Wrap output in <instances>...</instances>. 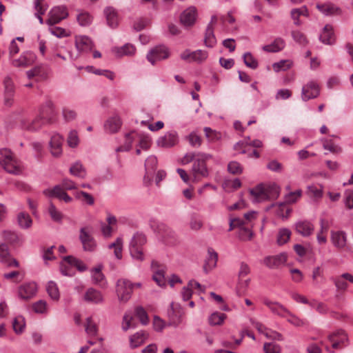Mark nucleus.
Segmentation results:
<instances>
[{"mask_svg":"<svg viewBox=\"0 0 353 353\" xmlns=\"http://www.w3.org/2000/svg\"><path fill=\"white\" fill-rule=\"evenodd\" d=\"M54 115V105L51 100H47L41 105L37 116L33 120L28 121L23 119L20 121V125L26 130L37 131L43 125L52 123Z\"/></svg>","mask_w":353,"mask_h":353,"instance_id":"obj_1","label":"nucleus"},{"mask_svg":"<svg viewBox=\"0 0 353 353\" xmlns=\"http://www.w3.org/2000/svg\"><path fill=\"white\" fill-rule=\"evenodd\" d=\"M250 199L253 203H261L268 199L276 198L279 194L276 185H258L250 190Z\"/></svg>","mask_w":353,"mask_h":353,"instance_id":"obj_2","label":"nucleus"},{"mask_svg":"<svg viewBox=\"0 0 353 353\" xmlns=\"http://www.w3.org/2000/svg\"><path fill=\"white\" fill-rule=\"evenodd\" d=\"M0 165L10 174L18 175L22 173L20 163L8 149H0Z\"/></svg>","mask_w":353,"mask_h":353,"instance_id":"obj_3","label":"nucleus"},{"mask_svg":"<svg viewBox=\"0 0 353 353\" xmlns=\"http://www.w3.org/2000/svg\"><path fill=\"white\" fill-rule=\"evenodd\" d=\"M212 158L209 154L199 152L192 167L191 174L194 182H198L202 178L208 177L209 174L205 162Z\"/></svg>","mask_w":353,"mask_h":353,"instance_id":"obj_4","label":"nucleus"},{"mask_svg":"<svg viewBox=\"0 0 353 353\" xmlns=\"http://www.w3.org/2000/svg\"><path fill=\"white\" fill-rule=\"evenodd\" d=\"M146 236L144 234L137 232L130 241V253L131 256L137 261H143L144 254L143 246L146 243Z\"/></svg>","mask_w":353,"mask_h":353,"instance_id":"obj_5","label":"nucleus"},{"mask_svg":"<svg viewBox=\"0 0 353 353\" xmlns=\"http://www.w3.org/2000/svg\"><path fill=\"white\" fill-rule=\"evenodd\" d=\"M134 285L127 279H119L117 282L116 292L119 301L121 303H125L131 298Z\"/></svg>","mask_w":353,"mask_h":353,"instance_id":"obj_6","label":"nucleus"},{"mask_svg":"<svg viewBox=\"0 0 353 353\" xmlns=\"http://www.w3.org/2000/svg\"><path fill=\"white\" fill-rule=\"evenodd\" d=\"M168 316L169 319V325L177 327L183 321V309L179 304L172 303L168 310Z\"/></svg>","mask_w":353,"mask_h":353,"instance_id":"obj_7","label":"nucleus"},{"mask_svg":"<svg viewBox=\"0 0 353 353\" xmlns=\"http://www.w3.org/2000/svg\"><path fill=\"white\" fill-rule=\"evenodd\" d=\"M79 239L85 251L92 252L97 247V243L92 236V228L86 226L80 229Z\"/></svg>","mask_w":353,"mask_h":353,"instance_id":"obj_8","label":"nucleus"},{"mask_svg":"<svg viewBox=\"0 0 353 353\" xmlns=\"http://www.w3.org/2000/svg\"><path fill=\"white\" fill-rule=\"evenodd\" d=\"M170 54L169 48L165 46L161 45L149 51L147 54V59L152 65H154L157 61L168 59Z\"/></svg>","mask_w":353,"mask_h":353,"instance_id":"obj_9","label":"nucleus"},{"mask_svg":"<svg viewBox=\"0 0 353 353\" xmlns=\"http://www.w3.org/2000/svg\"><path fill=\"white\" fill-rule=\"evenodd\" d=\"M68 16V8L65 6H58L52 8L48 14V19L46 21L49 26L59 23L61 21L66 19Z\"/></svg>","mask_w":353,"mask_h":353,"instance_id":"obj_10","label":"nucleus"},{"mask_svg":"<svg viewBox=\"0 0 353 353\" xmlns=\"http://www.w3.org/2000/svg\"><path fill=\"white\" fill-rule=\"evenodd\" d=\"M218 21V16L216 14L212 15L210 21L207 26L204 37V43L208 48H214L216 44L217 41L214 33V28Z\"/></svg>","mask_w":353,"mask_h":353,"instance_id":"obj_11","label":"nucleus"},{"mask_svg":"<svg viewBox=\"0 0 353 353\" xmlns=\"http://www.w3.org/2000/svg\"><path fill=\"white\" fill-rule=\"evenodd\" d=\"M320 94L319 83L315 81H310L303 86L301 90V98L307 101L310 99L316 98Z\"/></svg>","mask_w":353,"mask_h":353,"instance_id":"obj_12","label":"nucleus"},{"mask_svg":"<svg viewBox=\"0 0 353 353\" xmlns=\"http://www.w3.org/2000/svg\"><path fill=\"white\" fill-rule=\"evenodd\" d=\"M36 60L37 56L33 52L26 51L19 58L12 59L11 63L14 67L26 68L32 65Z\"/></svg>","mask_w":353,"mask_h":353,"instance_id":"obj_13","label":"nucleus"},{"mask_svg":"<svg viewBox=\"0 0 353 353\" xmlns=\"http://www.w3.org/2000/svg\"><path fill=\"white\" fill-rule=\"evenodd\" d=\"M288 260V254L286 252H281L274 256H268L263 260V263L269 268H278L284 265Z\"/></svg>","mask_w":353,"mask_h":353,"instance_id":"obj_14","label":"nucleus"},{"mask_svg":"<svg viewBox=\"0 0 353 353\" xmlns=\"http://www.w3.org/2000/svg\"><path fill=\"white\" fill-rule=\"evenodd\" d=\"M37 292V285L34 282L26 283L18 289V296L21 299L28 300L34 297Z\"/></svg>","mask_w":353,"mask_h":353,"instance_id":"obj_15","label":"nucleus"},{"mask_svg":"<svg viewBox=\"0 0 353 353\" xmlns=\"http://www.w3.org/2000/svg\"><path fill=\"white\" fill-rule=\"evenodd\" d=\"M75 39V47L80 53H88L90 52L94 46L91 39L85 35H77Z\"/></svg>","mask_w":353,"mask_h":353,"instance_id":"obj_16","label":"nucleus"},{"mask_svg":"<svg viewBox=\"0 0 353 353\" xmlns=\"http://www.w3.org/2000/svg\"><path fill=\"white\" fill-rule=\"evenodd\" d=\"M179 141L178 134L175 131L166 132L163 136L160 137L157 144L161 148H171L174 146Z\"/></svg>","mask_w":353,"mask_h":353,"instance_id":"obj_17","label":"nucleus"},{"mask_svg":"<svg viewBox=\"0 0 353 353\" xmlns=\"http://www.w3.org/2000/svg\"><path fill=\"white\" fill-rule=\"evenodd\" d=\"M43 194L48 197H56L65 203L72 201V198L70 196L60 185H56L53 188H48L43 190Z\"/></svg>","mask_w":353,"mask_h":353,"instance_id":"obj_18","label":"nucleus"},{"mask_svg":"<svg viewBox=\"0 0 353 353\" xmlns=\"http://www.w3.org/2000/svg\"><path fill=\"white\" fill-rule=\"evenodd\" d=\"M0 263L12 267H19V262L11 257L8 245L6 243H0Z\"/></svg>","mask_w":353,"mask_h":353,"instance_id":"obj_19","label":"nucleus"},{"mask_svg":"<svg viewBox=\"0 0 353 353\" xmlns=\"http://www.w3.org/2000/svg\"><path fill=\"white\" fill-rule=\"evenodd\" d=\"M157 159L154 156H150L145 161V174L143 178L144 183L146 185L150 184L152 176L154 170L157 168Z\"/></svg>","mask_w":353,"mask_h":353,"instance_id":"obj_20","label":"nucleus"},{"mask_svg":"<svg viewBox=\"0 0 353 353\" xmlns=\"http://www.w3.org/2000/svg\"><path fill=\"white\" fill-rule=\"evenodd\" d=\"M103 14L108 26L111 28H116L119 26V17L118 11L112 6H108L103 10Z\"/></svg>","mask_w":353,"mask_h":353,"instance_id":"obj_21","label":"nucleus"},{"mask_svg":"<svg viewBox=\"0 0 353 353\" xmlns=\"http://www.w3.org/2000/svg\"><path fill=\"white\" fill-rule=\"evenodd\" d=\"M83 300L87 303L97 305L103 303L104 298L100 291L93 288H90L83 294Z\"/></svg>","mask_w":353,"mask_h":353,"instance_id":"obj_22","label":"nucleus"},{"mask_svg":"<svg viewBox=\"0 0 353 353\" xmlns=\"http://www.w3.org/2000/svg\"><path fill=\"white\" fill-rule=\"evenodd\" d=\"M139 132L138 131L133 130L125 134L124 143L116 148V152L129 151L132 148V144L137 142Z\"/></svg>","mask_w":353,"mask_h":353,"instance_id":"obj_23","label":"nucleus"},{"mask_svg":"<svg viewBox=\"0 0 353 353\" xmlns=\"http://www.w3.org/2000/svg\"><path fill=\"white\" fill-rule=\"evenodd\" d=\"M319 225L320 228L316 233V241L319 245H324L327 241V236L330 228V222L325 219L321 218Z\"/></svg>","mask_w":353,"mask_h":353,"instance_id":"obj_24","label":"nucleus"},{"mask_svg":"<svg viewBox=\"0 0 353 353\" xmlns=\"http://www.w3.org/2000/svg\"><path fill=\"white\" fill-rule=\"evenodd\" d=\"M63 137L59 134H54L51 137L50 141V149L52 155L54 157H59L63 152Z\"/></svg>","mask_w":353,"mask_h":353,"instance_id":"obj_25","label":"nucleus"},{"mask_svg":"<svg viewBox=\"0 0 353 353\" xmlns=\"http://www.w3.org/2000/svg\"><path fill=\"white\" fill-rule=\"evenodd\" d=\"M121 120L119 115L114 114L109 117L104 123V130L109 134L117 132L121 127Z\"/></svg>","mask_w":353,"mask_h":353,"instance_id":"obj_26","label":"nucleus"},{"mask_svg":"<svg viewBox=\"0 0 353 353\" xmlns=\"http://www.w3.org/2000/svg\"><path fill=\"white\" fill-rule=\"evenodd\" d=\"M296 232L303 237L310 236L314 232V225L309 221H299L294 225Z\"/></svg>","mask_w":353,"mask_h":353,"instance_id":"obj_27","label":"nucleus"},{"mask_svg":"<svg viewBox=\"0 0 353 353\" xmlns=\"http://www.w3.org/2000/svg\"><path fill=\"white\" fill-rule=\"evenodd\" d=\"M152 268L153 270L152 279L161 288L166 286L167 281L165 277V270L163 268H159L157 262H152Z\"/></svg>","mask_w":353,"mask_h":353,"instance_id":"obj_28","label":"nucleus"},{"mask_svg":"<svg viewBox=\"0 0 353 353\" xmlns=\"http://www.w3.org/2000/svg\"><path fill=\"white\" fill-rule=\"evenodd\" d=\"M250 322L259 333L263 334L268 339L279 341L282 340V336L279 332L268 329L260 322L254 321L252 319H250Z\"/></svg>","mask_w":353,"mask_h":353,"instance_id":"obj_29","label":"nucleus"},{"mask_svg":"<svg viewBox=\"0 0 353 353\" xmlns=\"http://www.w3.org/2000/svg\"><path fill=\"white\" fill-rule=\"evenodd\" d=\"M250 322L259 333L263 334L268 339L279 341L282 340V336L279 332L268 329L260 322L254 321L252 319H250Z\"/></svg>","mask_w":353,"mask_h":353,"instance_id":"obj_30","label":"nucleus"},{"mask_svg":"<svg viewBox=\"0 0 353 353\" xmlns=\"http://www.w3.org/2000/svg\"><path fill=\"white\" fill-rule=\"evenodd\" d=\"M196 19V9L193 7H189L185 10H184L180 17L181 22L185 26H192Z\"/></svg>","mask_w":353,"mask_h":353,"instance_id":"obj_31","label":"nucleus"},{"mask_svg":"<svg viewBox=\"0 0 353 353\" xmlns=\"http://www.w3.org/2000/svg\"><path fill=\"white\" fill-rule=\"evenodd\" d=\"M333 281L338 290L345 291L348 288L347 282L353 283V275L350 273H343L333 279Z\"/></svg>","mask_w":353,"mask_h":353,"instance_id":"obj_32","label":"nucleus"},{"mask_svg":"<svg viewBox=\"0 0 353 353\" xmlns=\"http://www.w3.org/2000/svg\"><path fill=\"white\" fill-rule=\"evenodd\" d=\"M331 241L339 249L344 248L347 243V234L343 231H331Z\"/></svg>","mask_w":353,"mask_h":353,"instance_id":"obj_33","label":"nucleus"},{"mask_svg":"<svg viewBox=\"0 0 353 353\" xmlns=\"http://www.w3.org/2000/svg\"><path fill=\"white\" fill-rule=\"evenodd\" d=\"M285 47V40L281 37H276L271 43L263 46L262 50L266 52L275 53L283 50Z\"/></svg>","mask_w":353,"mask_h":353,"instance_id":"obj_34","label":"nucleus"},{"mask_svg":"<svg viewBox=\"0 0 353 353\" xmlns=\"http://www.w3.org/2000/svg\"><path fill=\"white\" fill-rule=\"evenodd\" d=\"M316 7L325 16L339 15L341 12V9L332 3H318Z\"/></svg>","mask_w":353,"mask_h":353,"instance_id":"obj_35","label":"nucleus"},{"mask_svg":"<svg viewBox=\"0 0 353 353\" xmlns=\"http://www.w3.org/2000/svg\"><path fill=\"white\" fill-rule=\"evenodd\" d=\"M16 220L18 226L23 230H28L32 225V219L30 214L26 212H20L17 214Z\"/></svg>","mask_w":353,"mask_h":353,"instance_id":"obj_36","label":"nucleus"},{"mask_svg":"<svg viewBox=\"0 0 353 353\" xmlns=\"http://www.w3.org/2000/svg\"><path fill=\"white\" fill-rule=\"evenodd\" d=\"M77 21L81 27H87L92 24L93 16L88 11L83 10H77Z\"/></svg>","mask_w":353,"mask_h":353,"instance_id":"obj_37","label":"nucleus"},{"mask_svg":"<svg viewBox=\"0 0 353 353\" xmlns=\"http://www.w3.org/2000/svg\"><path fill=\"white\" fill-rule=\"evenodd\" d=\"M218 260L217 253L212 248L208 250V256L205 259L203 270L205 272H208L216 266Z\"/></svg>","mask_w":353,"mask_h":353,"instance_id":"obj_38","label":"nucleus"},{"mask_svg":"<svg viewBox=\"0 0 353 353\" xmlns=\"http://www.w3.org/2000/svg\"><path fill=\"white\" fill-rule=\"evenodd\" d=\"M329 340L332 343V347L337 348L347 342V336L344 331L338 330L329 336Z\"/></svg>","mask_w":353,"mask_h":353,"instance_id":"obj_39","label":"nucleus"},{"mask_svg":"<svg viewBox=\"0 0 353 353\" xmlns=\"http://www.w3.org/2000/svg\"><path fill=\"white\" fill-rule=\"evenodd\" d=\"M263 303L274 314L285 317L288 310L278 302H272L268 299H265Z\"/></svg>","mask_w":353,"mask_h":353,"instance_id":"obj_40","label":"nucleus"},{"mask_svg":"<svg viewBox=\"0 0 353 353\" xmlns=\"http://www.w3.org/2000/svg\"><path fill=\"white\" fill-rule=\"evenodd\" d=\"M291 18L296 26H301V21L299 19L300 17H309V12L305 6H301L298 8H294L290 12Z\"/></svg>","mask_w":353,"mask_h":353,"instance_id":"obj_41","label":"nucleus"},{"mask_svg":"<svg viewBox=\"0 0 353 353\" xmlns=\"http://www.w3.org/2000/svg\"><path fill=\"white\" fill-rule=\"evenodd\" d=\"M319 39L325 44L331 45L334 43L335 37L332 26L330 25H326L320 34Z\"/></svg>","mask_w":353,"mask_h":353,"instance_id":"obj_42","label":"nucleus"},{"mask_svg":"<svg viewBox=\"0 0 353 353\" xmlns=\"http://www.w3.org/2000/svg\"><path fill=\"white\" fill-rule=\"evenodd\" d=\"M112 52L117 57L132 56L135 54L136 48L133 45L130 43H126L121 47L114 48L112 49Z\"/></svg>","mask_w":353,"mask_h":353,"instance_id":"obj_43","label":"nucleus"},{"mask_svg":"<svg viewBox=\"0 0 353 353\" xmlns=\"http://www.w3.org/2000/svg\"><path fill=\"white\" fill-rule=\"evenodd\" d=\"M12 326L16 334H23L26 327L25 318L21 315L15 316L12 321Z\"/></svg>","mask_w":353,"mask_h":353,"instance_id":"obj_44","label":"nucleus"},{"mask_svg":"<svg viewBox=\"0 0 353 353\" xmlns=\"http://www.w3.org/2000/svg\"><path fill=\"white\" fill-rule=\"evenodd\" d=\"M291 235L292 232L290 229L286 228H279L276 236L277 245L281 246L287 243L290 241Z\"/></svg>","mask_w":353,"mask_h":353,"instance_id":"obj_45","label":"nucleus"},{"mask_svg":"<svg viewBox=\"0 0 353 353\" xmlns=\"http://www.w3.org/2000/svg\"><path fill=\"white\" fill-rule=\"evenodd\" d=\"M275 210L276 215L283 220L288 218L289 214L291 212V209L287 207L285 203H274L271 205Z\"/></svg>","mask_w":353,"mask_h":353,"instance_id":"obj_46","label":"nucleus"},{"mask_svg":"<svg viewBox=\"0 0 353 353\" xmlns=\"http://www.w3.org/2000/svg\"><path fill=\"white\" fill-rule=\"evenodd\" d=\"M148 334L143 331L137 332L132 335L130 338V344L132 348H136L143 344L146 339Z\"/></svg>","mask_w":353,"mask_h":353,"instance_id":"obj_47","label":"nucleus"},{"mask_svg":"<svg viewBox=\"0 0 353 353\" xmlns=\"http://www.w3.org/2000/svg\"><path fill=\"white\" fill-rule=\"evenodd\" d=\"M47 292L51 299L58 301L60 299V292L57 284L52 281H49L46 285Z\"/></svg>","mask_w":353,"mask_h":353,"instance_id":"obj_48","label":"nucleus"},{"mask_svg":"<svg viewBox=\"0 0 353 353\" xmlns=\"http://www.w3.org/2000/svg\"><path fill=\"white\" fill-rule=\"evenodd\" d=\"M293 65V61L290 59H283L272 64V68L275 72L286 71Z\"/></svg>","mask_w":353,"mask_h":353,"instance_id":"obj_49","label":"nucleus"},{"mask_svg":"<svg viewBox=\"0 0 353 353\" xmlns=\"http://www.w3.org/2000/svg\"><path fill=\"white\" fill-rule=\"evenodd\" d=\"M321 141L323 144V148L333 154H339L342 152L341 148L339 145L334 144L330 139L323 138L321 139Z\"/></svg>","mask_w":353,"mask_h":353,"instance_id":"obj_50","label":"nucleus"},{"mask_svg":"<svg viewBox=\"0 0 353 353\" xmlns=\"http://www.w3.org/2000/svg\"><path fill=\"white\" fill-rule=\"evenodd\" d=\"M70 173L79 178L83 179L86 176V171L83 165L77 161L72 164L70 168Z\"/></svg>","mask_w":353,"mask_h":353,"instance_id":"obj_51","label":"nucleus"},{"mask_svg":"<svg viewBox=\"0 0 353 353\" xmlns=\"http://www.w3.org/2000/svg\"><path fill=\"white\" fill-rule=\"evenodd\" d=\"M291 36L294 41L301 46H306L308 43L306 35L299 30H292Z\"/></svg>","mask_w":353,"mask_h":353,"instance_id":"obj_52","label":"nucleus"},{"mask_svg":"<svg viewBox=\"0 0 353 353\" xmlns=\"http://www.w3.org/2000/svg\"><path fill=\"white\" fill-rule=\"evenodd\" d=\"M102 265H99L91 270V277L94 284H101L104 281L105 276L101 272Z\"/></svg>","mask_w":353,"mask_h":353,"instance_id":"obj_53","label":"nucleus"},{"mask_svg":"<svg viewBox=\"0 0 353 353\" xmlns=\"http://www.w3.org/2000/svg\"><path fill=\"white\" fill-rule=\"evenodd\" d=\"M65 263L73 265V267L77 268L80 272H84L88 269L86 265L82 261L73 256H69L65 257Z\"/></svg>","mask_w":353,"mask_h":353,"instance_id":"obj_54","label":"nucleus"},{"mask_svg":"<svg viewBox=\"0 0 353 353\" xmlns=\"http://www.w3.org/2000/svg\"><path fill=\"white\" fill-rule=\"evenodd\" d=\"M226 317V314L223 313L214 312L209 316L208 321L211 325H221L223 323Z\"/></svg>","mask_w":353,"mask_h":353,"instance_id":"obj_55","label":"nucleus"},{"mask_svg":"<svg viewBox=\"0 0 353 353\" xmlns=\"http://www.w3.org/2000/svg\"><path fill=\"white\" fill-rule=\"evenodd\" d=\"M26 74L28 79L37 77L39 79H43L46 77V73L43 70V67L41 65H37L32 69L27 71Z\"/></svg>","mask_w":353,"mask_h":353,"instance_id":"obj_56","label":"nucleus"},{"mask_svg":"<svg viewBox=\"0 0 353 353\" xmlns=\"http://www.w3.org/2000/svg\"><path fill=\"white\" fill-rule=\"evenodd\" d=\"M284 318L286 319L288 323H290V324L293 325L295 327H303L307 324L306 321L300 319L299 317L292 314L289 311L288 312Z\"/></svg>","mask_w":353,"mask_h":353,"instance_id":"obj_57","label":"nucleus"},{"mask_svg":"<svg viewBox=\"0 0 353 353\" xmlns=\"http://www.w3.org/2000/svg\"><path fill=\"white\" fill-rule=\"evenodd\" d=\"M137 143L138 147L144 150H147L150 147L151 139L148 135L139 132Z\"/></svg>","mask_w":353,"mask_h":353,"instance_id":"obj_58","label":"nucleus"},{"mask_svg":"<svg viewBox=\"0 0 353 353\" xmlns=\"http://www.w3.org/2000/svg\"><path fill=\"white\" fill-rule=\"evenodd\" d=\"M85 330L89 336H95L97 333L98 328L97 324L91 316L86 318Z\"/></svg>","mask_w":353,"mask_h":353,"instance_id":"obj_59","label":"nucleus"},{"mask_svg":"<svg viewBox=\"0 0 353 353\" xmlns=\"http://www.w3.org/2000/svg\"><path fill=\"white\" fill-rule=\"evenodd\" d=\"M243 59L247 67L253 70L258 68V61L250 52H245L243 56Z\"/></svg>","mask_w":353,"mask_h":353,"instance_id":"obj_60","label":"nucleus"},{"mask_svg":"<svg viewBox=\"0 0 353 353\" xmlns=\"http://www.w3.org/2000/svg\"><path fill=\"white\" fill-rule=\"evenodd\" d=\"M132 320L133 316L132 312L130 311L126 312L123 316L121 323V327L123 331L125 332L129 329L133 327Z\"/></svg>","mask_w":353,"mask_h":353,"instance_id":"obj_61","label":"nucleus"},{"mask_svg":"<svg viewBox=\"0 0 353 353\" xmlns=\"http://www.w3.org/2000/svg\"><path fill=\"white\" fill-rule=\"evenodd\" d=\"M302 196V190H297L290 192L285 196V203H294L298 201Z\"/></svg>","mask_w":353,"mask_h":353,"instance_id":"obj_62","label":"nucleus"},{"mask_svg":"<svg viewBox=\"0 0 353 353\" xmlns=\"http://www.w3.org/2000/svg\"><path fill=\"white\" fill-rule=\"evenodd\" d=\"M223 185L228 191H232L239 188L241 186V182L239 179L226 180L224 181Z\"/></svg>","mask_w":353,"mask_h":353,"instance_id":"obj_63","label":"nucleus"},{"mask_svg":"<svg viewBox=\"0 0 353 353\" xmlns=\"http://www.w3.org/2000/svg\"><path fill=\"white\" fill-rule=\"evenodd\" d=\"M32 310L38 314H46L48 312V304L43 300H39L32 304Z\"/></svg>","mask_w":353,"mask_h":353,"instance_id":"obj_64","label":"nucleus"}]
</instances>
